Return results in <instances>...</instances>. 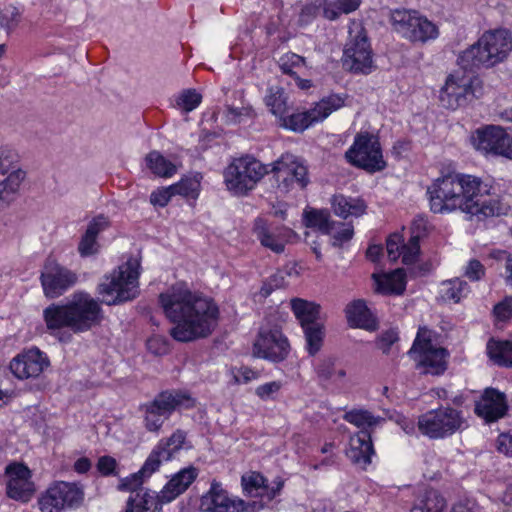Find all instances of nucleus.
<instances>
[{
    "label": "nucleus",
    "instance_id": "obj_17",
    "mask_svg": "<svg viewBox=\"0 0 512 512\" xmlns=\"http://www.w3.org/2000/svg\"><path fill=\"white\" fill-rule=\"evenodd\" d=\"M83 492L75 483L57 481L51 484L38 498L41 512H63L78 506Z\"/></svg>",
    "mask_w": 512,
    "mask_h": 512
},
{
    "label": "nucleus",
    "instance_id": "obj_48",
    "mask_svg": "<svg viewBox=\"0 0 512 512\" xmlns=\"http://www.w3.org/2000/svg\"><path fill=\"white\" fill-rule=\"evenodd\" d=\"M21 12L14 5H4L0 9V26L7 32L12 31L20 22Z\"/></svg>",
    "mask_w": 512,
    "mask_h": 512
},
{
    "label": "nucleus",
    "instance_id": "obj_39",
    "mask_svg": "<svg viewBox=\"0 0 512 512\" xmlns=\"http://www.w3.org/2000/svg\"><path fill=\"white\" fill-rule=\"evenodd\" d=\"M489 357L498 365L512 367V340H490L487 344Z\"/></svg>",
    "mask_w": 512,
    "mask_h": 512
},
{
    "label": "nucleus",
    "instance_id": "obj_64",
    "mask_svg": "<svg viewBox=\"0 0 512 512\" xmlns=\"http://www.w3.org/2000/svg\"><path fill=\"white\" fill-rule=\"evenodd\" d=\"M382 247L380 245H370L367 249L366 256L369 260L376 262L382 255Z\"/></svg>",
    "mask_w": 512,
    "mask_h": 512
},
{
    "label": "nucleus",
    "instance_id": "obj_10",
    "mask_svg": "<svg viewBox=\"0 0 512 512\" xmlns=\"http://www.w3.org/2000/svg\"><path fill=\"white\" fill-rule=\"evenodd\" d=\"M343 66L356 74H370L375 69L373 51L365 29L359 22H351L349 38L342 58Z\"/></svg>",
    "mask_w": 512,
    "mask_h": 512
},
{
    "label": "nucleus",
    "instance_id": "obj_60",
    "mask_svg": "<svg viewBox=\"0 0 512 512\" xmlns=\"http://www.w3.org/2000/svg\"><path fill=\"white\" fill-rule=\"evenodd\" d=\"M498 451L512 457V430L502 433L497 439Z\"/></svg>",
    "mask_w": 512,
    "mask_h": 512
},
{
    "label": "nucleus",
    "instance_id": "obj_31",
    "mask_svg": "<svg viewBox=\"0 0 512 512\" xmlns=\"http://www.w3.org/2000/svg\"><path fill=\"white\" fill-rule=\"evenodd\" d=\"M346 318L351 327L373 331L377 322L363 300H354L346 306Z\"/></svg>",
    "mask_w": 512,
    "mask_h": 512
},
{
    "label": "nucleus",
    "instance_id": "obj_15",
    "mask_svg": "<svg viewBox=\"0 0 512 512\" xmlns=\"http://www.w3.org/2000/svg\"><path fill=\"white\" fill-rule=\"evenodd\" d=\"M345 158L351 165L369 173L382 171L386 167L378 138L367 132L355 136Z\"/></svg>",
    "mask_w": 512,
    "mask_h": 512
},
{
    "label": "nucleus",
    "instance_id": "obj_12",
    "mask_svg": "<svg viewBox=\"0 0 512 512\" xmlns=\"http://www.w3.org/2000/svg\"><path fill=\"white\" fill-rule=\"evenodd\" d=\"M390 24L401 37L425 43L438 37V27L416 10L395 9L390 13Z\"/></svg>",
    "mask_w": 512,
    "mask_h": 512
},
{
    "label": "nucleus",
    "instance_id": "obj_53",
    "mask_svg": "<svg viewBox=\"0 0 512 512\" xmlns=\"http://www.w3.org/2000/svg\"><path fill=\"white\" fill-rule=\"evenodd\" d=\"M283 387V383L281 381H271L259 385L255 393L262 400H272L279 393L281 388Z\"/></svg>",
    "mask_w": 512,
    "mask_h": 512
},
{
    "label": "nucleus",
    "instance_id": "obj_23",
    "mask_svg": "<svg viewBox=\"0 0 512 512\" xmlns=\"http://www.w3.org/2000/svg\"><path fill=\"white\" fill-rule=\"evenodd\" d=\"M50 365L48 356L36 347L24 350L10 362L11 373L19 380L37 378Z\"/></svg>",
    "mask_w": 512,
    "mask_h": 512
},
{
    "label": "nucleus",
    "instance_id": "obj_3",
    "mask_svg": "<svg viewBox=\"0 0 512 512\" xmlns=\"http://www.w3.org/2000/svg\"><path fill=\"white\" fill-rule=\"evenodd\" d=\"M43 318L50 335L61 342H68L71 334L64 328L78 333L89 330L101 318V308L97 300L85 292L74 293L62 304H51L43 311Z\"/></svg>",
    "mask_w": 512,
    "mask_h": 512
},
{
    "label": "nucleus",
    "instance_id": "obj_56",
    "mask_svg": "<svg viewBox=\"0 0 512 512\" xmlns=\"http://www.w3.org/2000/svg\"><path fill=\"white\" fill-rule=\"evenodd\" d=\"M494 314L497 320L506 321L512 317V298L506 297L494 307Z\"/></svg>",
    "mask_w": 512,
    "mask_h": 512
},
{
    "label": "nucleus",
    "instance_id": "obj_32",
    "mask_svg": "<svg viewBox=\"0 0 512 512\" xmlns=\"http://www.w3.org/2000/svg\"><path fill=\"white\" fill-rule=\"evenodd\" d=\"M375 290L381 294H401L406 287V276L403 269L389 273H374L372 276Z\"/></svg>",
    "mask_w": 512,
    "mask_h": 512
},
{
    "label": "nucleus",
    "instance_id": "obj_37",
    "mask_svg": "<svg viewBox=\"0 0 512 512\" xmlns=\"http://www.w3.org/2000/svg\"><path fill=\"white\" fill-rule=\"evenodd\" d=\"M146 167L154 175L170 178L177 172V166L158 151H151L145 157Z\"/></svg>",
    "mask_w": 512,
    "mask_h": 512
},
{
    "label": "nucleus",
    "instance_id": "obj_50",
    "mask_svg": "<svg viewBox=\"0 0 512 512\" xmlns=\"http://www.w3.org/2000/svg\"><path fill=\"white\" fill-rule=\"evenodd\" d=\"M279 66L283 73L293 76L305 66V60L295 53L288 52L280 58Z\"/></svg>",
    "mask_w": 512,
    "mask_h": 512
},
{
    "label": "nucleus",
    "instance_id": "obj_5",
    "mask_svg": "<svg viewBox=\"0 0 512 512\" xmlns=\"http://www.w3.org/2000/svg\"><path fill=\"white\" fill-rule=\"evenodd\" d=\"M140 261L129 257L110 273L106 274L98 285L102 302L116 305L130 301L139 293Z\"/></svg>",
    "mask_w": 512,
    "mask_h": 512
},
{
    "label": "nucleus",
    "instance_id": "obj_58",
    "mask_svg": "<svg viewBox=\"0 0 512 512\" xmlns=\"http://www.w3.org/2000/svg\"><path fill=\"white\" fill-rule=\"evenodd\" d=\"M116 467L117 461L110 456L100 457L97 463L98 471L104 476L114 474Z\"/></svg>",
    "mask_w": 512,
    "mask_h": 512
},
{
    "label": "nucleus",
    "instance_id": "obj_54",
    "mask_svg": "<svg viewBox=\"0 0 512 512\" xmlns=\"http://www.w3.org/2000/svg\"><path fill=\"white\" fill-rule=\"evenodd\" d=\"M251 116L250 108H236L228 106L224 112L225 122L228 124H237L244 121V118Z\"/></svg>",
    "mask_w": 512,
    "mask_h": 512
},
{
    "label": "nucleus",
    "instance_id": "obj_45",
    "mask_svg": "<svg viewBox=\"0 0 512 512\" xmlns=\"http://www.w3.org/2000/svg\"><path fill=\"white\" fill-rule=\"evenodd\" d=\"M24 176L25 173L22 170H15L12 171L3 182H0V200L2 202L8 203L13 200Z\"/></svg>",
    "mask_w": 512,
    "mask_h": 512
},
{
    "label": "nucleus",
    "instance_id": "obj_38",
    "mask_svg": "<svg viewBox=\"0 0 512 512\" xmlns=\"http://www.w3.org/2000/svg\"><path fill=\"white\" fill-rule=\"evenodd\" d=\"M344 419L355 425L360 431H367L370 434L375 427L380 426L384 422L383 418L376 417L369 411L362 409H354L346 412Z\"/></svg>",
    "mask_w": 512,
    "mask_h": 512
},
{
    "label": "nucleus",
    "instance_id": "obj_18",
    "mask_svg": "<svg viewBox=\"0 0 512 512\" xmlns=\"http://www.w3.org/2000/svg\"><path fill=\"white\" fill-rule=\"evenodd\" d=\"M252 351L255 357L278 363L288 357L290 344L280 329L263 326L254 341Z\"/></svg>",
    "mask_w": 512,
    "mask_h": 512
},
{
    "label": "nucleus",
    "instance_id": "obj_21",
    "mask_svg": "<svg viewBox=\"0 0 512 512\" xmlns=\"http://www.w3.org/2000/svg\"><path fill=\"white\" fill-rule=\"evenodd\" d=\"M200 512H245L246 503L237 496L231 495L223 484L215 479L209 489L199 499Z\"/></svg>",
    "mask_w": 512,
    "mask_h": 512
},
{
    "label": "nucleus",
    "instance_id": "obj_19",
    "mask_svg": "<svg viewBox=\"0 0 512 512\" xmlns=\"http://www.w3.org/2000/svg\"><path fill=\"white\" fill-rule=\"evenodd\" d=\"M267 165L269 173L274 175L282 190L288 191L295 186L299 188L306 186L307 169L297 156L284 153L276 161Z\"/></svg>",
    "mask_w": 512,
    "mask_h": 512
},
{
    "label": "nucleus",
    "instance_id": "obj_49",
    "mask_svg": "<svg viewBox=\"0 0 512 512\" xmlns=\"http://www.w3.org/2000/svg\"><path fill=\"white\" fill-rule=\"evenodd\" d=\"M146 479L144 476H142L139 471L136 473H133L125 478H122L120 480V483L118 485V489L121 491H129L131 492V495L129 496L128 500H130L131 497L135 496V494L142 492V491H150L149 489L143 488L142 484ZM129 501H127L128 503ZM128 507L126 508V510Z\"/></svg>",
    "mask_w": 512,
    "mask_h": 512
},
{
    "label": "nucleus",
    "instance_id": "obj_33",
    "mask_svg": "<svg viewBox=\"0 0 512 512\" xmlns=\"http://www.w3.org/2000/svg\"><path fill=\"white\" fill-rule=\"evenodd\" d=\"M315 372L323 383L342 387L346 384V370L339 366L332 358L322 359L316 366Z\"/></svg>",
    "mask_w": 512,
    "mask_h": 512
},
{
    "label": "nucleus",
    "instance_id": "obj_7",
    "mask_svg": "<svg viewBox=\"0 0 512 512\" xmlns=\"http://www.w3.org/2000/svg\"><path fill=\"white\" fill-rule=\"evenodd\" d=\"M269 174V166L252 156L233 159L225 168L223 177L227 190L234 196H245Z\"/></svg>",
    "mask_w": 512,
    "mask_h": 512
},
{
    "label": "nucleus",
    "instance_id": "obj_44",
    "mask_svg": "<svg viewBox=\"0 0 512 512\" xmlns=\"http://www.w3.org/2000/svg\"><path fill=\"white\" fill-rule=\"evenodd\" d=\"M361 0H331L324 5V16L329 20H335L341 14H349L359 8Z\"/></svg>",
    "mask_w": 512,
    "mask_h": 512
},
{
    "label": "nucleus",
    "instance_id": "obj_8",
    "mask_svg": "<svg viewBox=\"0 0 512 512\" xmlns=\"http://www.w3.org/2000/svg\"><path fill=\"white\" fill-rule=\"evenodd\" d=\"M194 405L195 400L186 391H163L151 402L143 405L144 426L149 432L158 433L175 410L191 408Z\"/></svg>",
    "mask_w": 512,
    "mask_h": 512
},
{
    "label": "nucleus",
    "instance_id": "obj_1",
    "mask_svg": "<svg viewBox=\"0 0 512 512\" xmlns=\"http://www.w3.org/2000/svg\"><path fill=\"white\" fill-rule=\"evenodd\" d=\"M493 189L491 180L467 173H447L427 188L430 210L441 215L461 212L468 220L478 222L505 215L508 206Z\"/></svg>",
    "mask_w": 512,
    "mask_h": 512
},
{
    "label": "nucleus",
    "instance_id": "obj_26",
    "mask_svg": "<svg viewBox=\"0 0 512 512\" xmlns=\"http://www.w3.org/2000/svg\"><path fill=\"white\" fill-rule=\"evenodd\" d=\"M243 491L250 497L260 498L262 506L273 500L283 488V482L277 478L267 483L257 472H248L241 478Z\"/></svg>",
    "mask_w": 512,
    "mask_h": 512
},
{
    "label": "nucleus",
    "instance_id": "obj_27",
    "mask_svg": "<svg viewBox=\"0 0 512 512\" xmlns=\"http://www.w3.org/2000/svg\"><path fill=\"white\" fill-rule=\"evenodd\" d=\"M508 405L504 393L486 388L480 399L475 403V413L486 422H494L504 417Z\"/></svg>",
    "mask_w": 512,
    "mask_h": 512
},
{
    "label": "nucleus",
    "instance_id": "obj_47",
    "mask_svg": "<svg viewBox=\"0 0 512 512\" xmlns=\"http://www.w3.org/2000/svg\"><path fill=\"white\" fill-rule=\"evenodd\" d=\"M176 106L183 112H191L196 109L201 101L202 95L195 89L183 90L176 98Z\"/></svg>",
    "mask_w": 512,
    "mask_h": 512
},
{
    "label": "nucleus",
    "instance_id": "obj_24",
    "mask_svg": "<svg viewBox=\"0 0 512 512\" xmlns=\"http://www.w3.org/2000/svg\"><path fill=\"white\" fill-rule=\"evenodd\" d=\"M77 276L70 270L60 266L53 260H48L41 274L44 294L56 298L75 284Z\"/></svg>",
    "mask_w": 512,
    "mask_h": 512
},
{
    "label": "nucleus",
    "instance_id": "obj_9",
    "mask_svg": "<svg viewBox=\"0 0 512 512\" xmlns=\"http://www.w3.org/2000/svg\"><path fill=\"white\" fill-rule=\"evenodd\" d=\"M482 94V81L477 76L457 70L446 77L439 91V101L444 108L456 110Z\"/></svg>",
    "mask_w": 512,
    "mask_h": 512
},
{
    "label": "nucleus",
    "instance_id": "obj_13",
    "mask_svg": "<svg viewBox=\"0 0 512 512\" xmlns=\"http://www.w3.org/2000/svg\"><path fill=\"white\" fill-rule=\"evenodd\" d=\"M461 411L443 407L428 411L418 419L419 431L431 439H443L466 428Z\"/></svg>",
    "mask_w": 512,
    "mask_h": 512
},
{
    "label": "nucleus",
    "instance_id": "obj_41",
    "mask_svg": "<svg viewBox=\"0 0 512 512\" xmlns=\"http://www.w3.org/2000/svg\"><path fill=\"white\" fill-rule=\"evenodd\" d=\"M265 103L270 112L279 120L288 113L287 97L281 87H270L265 96Z\"/></svg>",
    "mask_w": 512,
    "mask_h": 512
},
{
    "label": "nucleus",
    "instance_id": "obj_40",
    "mask_svg": "<svg viewBox=\"0 0 512 512\" xmlns=\"http://www.w3.org/2000/svg\"><path fill=\"white\" fill-rule=\"evenodd\" d=\"M469 292V286L460 278L444 281L440 288L442 300L454 303L460 302Z\"/></svg>",
    "mask_w": 512,
    "mask_h": 512
},
{
    "label": "nucleus",
    "instance_id": "obj_2",
    "mask_svg": "<svg viewBox=\"0 0 512 512\" xmlns=\"http://www.w3.org/2000/svg\"><path fill=\"white\" fill-rule=\"evenodd\" d=\"M165 316L175 324L171 336L188 342L210 335L219 320V308L214 300L192 291L186 282H177L159 295Z\"/></svg>",
    "mask_w": 512,
    "mask_h": 512
},
{
    "label": "nucleus",
    "instance_id": "obj_63",
    "mask_svg": "<svg viewBox=\"0 0 512 512\" xmlns=\"http://www.w3.org/2000/svg\"><path fill=\"white\" fill-rule=\"evenodd\" d=\"M478 510V506L472 500L458 502L452 508V512H478Z\"/></svg>",
    "mask_w": 512,
    "mask_h": 512
},
{
    "label": "nucleus",
    "instance_id": "obj_22",
    "mask_svg": "<svg viewBox=\"0 0 512 512\" xmlns=\"http://www.w3.org/2000/svg\"><path fill=\"white\" fill-rule=\"evenodd\" d=\"M6 492L9 498L22 503L29 502L35 491V484L31 480L30 469L22 464L13 462L5 468Z\"/></svg>",
    "mask_w": 512,
    "mask_h": 512
},
{
    "label": "nucleus",
    "instance_id": "obj_43",
    "mask_svg": "<svg viewBox=\"0 0 512 512\" xmlns=\"http://www.w3.org/2000/svg\"><path fill=\"white\" fill-rule=\"evenodd\" d=\"M185 439V432L176 430L169 438L160 440L155 447L161 450L165 461H169L183 448Z\"/></svg>",
    "mask_w": 512,
    "mask_h": 512
},
{
    "label": "nucleus",
    "instance_id": "obj_20",
    "mask_svg": "<svg viewBox=\"0 0 512 512\" xmlns=\"http://www.w3.org/2000/svg\"><path fill=\"white\" fill-rule=\"evenodd\" d=\"M303 220L311 232L329 236L335 246L342 245L353 236V227L350 224L331 221L330 214L325 210H306Z\"/></svg>",
    "mask_w": 512,
    "mask_h": 512
},
{
    "label": "nucleus",
    "instance_id": "obj_25",
    "mask_svg": "<svg viewBox=\"0 0 512 512\" xmlns=\"http://www.w3.org/2000/svg\"><path fill=\"white\" fill-rule=\"evenodd\" d=\"M253 232L263 247L275 253H282L286 244L295 236L294 232L289 228H272L263 218L255 220Z\"/></svg>",
    "mask_w": 512,
    "mask_h": 512
},
{
    "label": "nucleus",
    "instance_id": "obj_6",
    "mask_svg": "<svg viewBox=\"0 0 512 512\" xmlns=\"http://www.w3.org/2000/svg\"><path fill=\"white\" fill-rule=\"evenodd\" d=\"M198 469L188 466L170 478L159 493L142 491L131 497L126 512H162V505L174 501L196 480Z\"/></svg>",
    "mask_w": 512,
    "mask_h": 512
},
{
    "label": "nucleus",
    "instance_id": "obj_61",
    "mask_svg": "<svg viewBox=\"0 0 512 512\" xmlns=\"http://www.w3.org/2000/svg\"><path fill=\"white\" fill-rule=\"evenodd\" d=\"M147 348L150 352L156 355L164 354L167 351V345L165 341H163L158 336H153L148 339Z\"/></svg>",
    "mask_w": 512,
    "mask_h": 512
},
{
    "label": "nucleus",
    "instance_id": "obj_29",
    "mask_svg": "<svg viewBox=\"0 0 512 512\" xmlns=\"http://www.w3.org/2000/svg\"><path fill=\"white\" fill-rule=\"evenodd\" d=\"M346 455L353 463L363 468L368 466L371 463V457L374 455L370 433L359 431L351 436Z\"/></svg>",
    "mask_w": 512,
    "mask_h": 512
},
{
    "label": "nucleus",
    "instance_id": "obj_34",
    "mask_svg": "<svg viewBox=\"0 0 512 512\" xmlns=\"http://www.w3.org/2000/svg\"><path fill=\"white\" fill-rule=\"evenodd\" d=\"M331 205L334 213L344 219L348 217H359L366 211L365 202L356 197L336 195L332 198Z\"/></svg>",
    "mask_w": 512,
    "mask_h": 512
},
{
    "label": "nucleus",
    "instance_id": "obj_42",
    "mask_svg": "<svg viewBox=\"0 0 512 512\" xmlns=\"http://www.w3.org/2000/svg\"><path fill=\"white\" fill-rule=\"evenodd\" d=\"M302 329L305 337V348L310 356H314L322 348L325 338V327L319 322Z\"/></svg>",
    "mask_w": 512,
    "mask_h": 512
},
{
    "label": "nucleus",
    "instance_id": "obj_14",
    "mask_svg": "<svg viewBox=\"0 0 512 512\" xmlns=\"http://www.w3.org/2000/svg\"><path fill=\"white\" fill-rule=\"evenodd\" d=\"M347 95L330 94L315 103L309 110L291 115L285 114L281 118L280 125L285 129L302 132L310 126L324 121L333 112L346 105Z\"/></svg>",
    "mask_w": 512,
    "mask_h": 512
},
{
    "label": "nucleus",
    "instance_id": "obj_30",
    "mask_svg": "<svg viewBox=\"0 0 512 512\" xmlns=\"http://www.w3.org/2000/svg\"><path fill=\"white\" fill-rule=\"evenodd\" d=\"M108 227V219L104 216H97L89 222L78 245V252L82 257H88L98 253L99 244L97 242V236Z\"/></svg>",
    "mask_w": 512,
    "mask_h": 512
},
{
    "label": "nucleus",
    "instance_id": "obj_57",
    "mask_svg": "<svg viewBox=\"0 0 512 512\" xmlns=\"http://www.w3.org/2000/svg\"><path fill=\"white\" fill-rule=\"evenodd\" d=\"M398 340V333L394 329H389L381 334L378 340V346L383 353H388L391 346Z\"/></svg>",
    "mask_w": 512,
    "mask_h": 512
},
{
    "label": "nucleus",
    "instance_id": "obj_51",
    "mask_svg": "<svg viewBox=\"0 0 512 512\" xmlns=\"http://www.w3.org/2000/svg\"><path fill=\"white\" fill-rule=\"evenodd\" d=\"M229 376L233 384L242 385L258 379L259 373L247 366H235L230 368Z\"/></svg>",
    "mask_w": 512,
    "mask_h": 512
},
{
    "label": "nucleus",
    "instance_id": "obj_28",
    "mask_svg": "<svg viewBox=\"0 0 512 512\" xmlns=\"http://www.w3.org/2000/svg\"><path fill=\"white\" fill-rule=\"evenodd\" d=\"M403 241V237L399 233H394L388 237L386 243L388 257L392 261L402 257L404 264H412L417 260L420 252L419 239L417 236H413L407 244H403Z\"/></svg>",
    "mask_w": 512,
    "mask_h": 512
},
{
    "label": "nucleus",
    "instance_id": "obj_62",
    "mask_svg": "<svg viewBox=\"0 0 512 512\" xmlns=\"http://www.w3.org/2000/svg\"><path fill=\"white\" fill-rule=\"evenodd\" d=\"M302 266L297 262L291 261L284 265V267L279 271V274L284 279V276L289 278H297L302 274Z\"/></svg>",
    "mask_w": 512,
    "mask_h": 512
},
{
    "label": "nucleus",
    "instance_id": "obj_11",
    "mask_svg": "<svg viewBox=\"0 0 512 512\" xmlns=\"http://www.w3.org/2000/svg\"><path fill=\"white\" fill-rule=\"evenodd\" d=\"M430 336L431 332L428 329L420 328L409 355L423 373L440 375L447 369L449 353Z\"/></svg>",
    "mask_w": 512,
    "mask_h": 512
},
{
    "label": "nucleus",
    "instance_id": "obj_55",
    "mask_svg": "<svg viewBox=\"0 0 512 512\" xmlns=\"http://www.w3.org/2000/svg\"><path fill=\"white\" fill-rule=\"evenodd\" d=\"M172 185L164 188L157 189L151 193L150 202L155 206L164 207L168 204L171 197L174 196Z\"/></svg>",
    "mask_w": 512,
    "mask_h": 512
},
{
    "label": "nucleus",
    "instance_id": "obj_46",
    "mask_svg": "<svg viewBox=\"0 0 512 512\" xmlns=\"http://www.w3.org/2000/svg\"><path fill=\"white\" fill-rule=\"evenodd\" d=\"M201 176L199 174L183 177L172 185L175 195L196 199L200 192Z\"/></svg>",
    "mask_w": 512,
    "mask_h": 512
},
{
    "label": "nucleus",
    "instance_id": "obj_36",
    "mask_svg": "<svg viewBox=\"0 0 512 512\" xmlns=\"http://www.w3.org/2000/svg\"><path fill=\"white\" fill-rule=\"evenodd\" d=\"M446 500L436 491H427L417 497L410 512H446Z\"/></svg>",
    "mask_w": 512,
    "mask_h": 512
},
{
    "label": "nucleus",
    "instance_id": "obj_52",
    "mask_svg": "<svg viewBox=\"0 0 512 512\" xmlns=\"http://www.w3.org/2000/svg\"><path fill=\"white\" fill-rule=\"evenodd\" d=\"M160 451V449L155 447L139 470V473L144 476L145 479L150 478L151 475L160 468L161 464L166 462Z\"/></svg>",
    "mask_w": 512,
    "mask_h": 512
},
{
    "label": "nucleus",
    "instance_id": "obj_16",
    "mask_svg": "<svg viewBox=\"0 0 512 512\" xmlns=\"http://www.w3.org/2000/svg\"><path fill=\"white\" fill-rule=\"evenodd\" d=\"M474 149L484 155L502 156L512 160V135L500 125H485L470 137Z\"/></svg>",
    "mask_w": 512,
    "mask_h": 512
},
{
    "label": "nucleus",
    "instance_id": "obj_35",
    "mask_svg": "<svg viewBox=\"0 0 512 512\" xmlns=\"http://www.w3.org/2000/svg\"><path fill=\"white\" fill-rule=\"evenodd\" d=\"M291 309L302 328L319 323L320 305L302 298L290 302Z\"/></svg>",
    "mask_w": 512,
    "mask_h": 512
},
{
    "label": "nucleus",
    "instance_id": "obj_59",
    "mask_svg": "<svg viewBox=\"0 0 512 512\" xmlns=\"http://www.w3.org/2000/svg\"><path fill=\"white\" fill-rule=\"evenodd\" d=\"M464 274L470 280L477 281L484 275V267L478 260H471L466 266Z\"/></svg>",
    "mask_w": 512,
    "mask_h": 512
},
{
    "label": "nucleus",
    "instance_id": "obj_4",
    "mask_svg": "<svg viewBox=\"0 0 512 512\" xmlns=\"http://www.w3.org/2000/svg\"><path fill=\"white\" fill-rule=\"evenodd\" d=\"M512 51V36L506 29L485 31L478 40L462 51L458 65L464 70L492 68L504 62Z\"/></svg>",
    "mask_w": 512,
    "mask_h": 512
}]
</instances>
